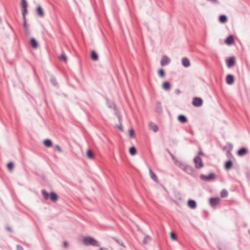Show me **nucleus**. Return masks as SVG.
Wrapping results in <instances>:
<instances>
[{
  "label": "nucleus",
  "instance_id": "1",
  "mask_svg": "<svg viewBox=\"0 0 250 250\" xmlns=\"http://www.w3.org/2000/svg\"><path fill=\"white\" fill-rule=\"evenodd\" d=\"M83 242L86 246L91 245L93 246L100 247L98 242L96 239L90 236L84 237L83 240Z\"/></svg>",
  "mask_w": 250,
  "mask_h": 250
},
{
  "label": "nucleus",
  "instance_id": "2",
  "mask_svg": "<svg viewBox=\"0 0 250 250\" xmlns=\"http://www.w3.org/2000/svg\"><path fill=\"white\" fill-rule=\"evenodd\" d=\"M21 6L22 7V14L23 16V22H26L25 16L27 14V3L26 0H21Z\"/></svg>",
  "mask_w": 250,
  "mask_h": 250
},
{
  "label": "nucleus",
  "instance_id": "3",
  "mask_svg": "<svg viewBox=\"0 0 250 250\" xmlns=\"http://www.w3.org/2000/svg\"><path fill=\"white\" fill-rule=\"evenodd\" d=\"M195 167L197 168H201L204 167L202 159L199 156H196L193 159Z\"/></svg>",
  "mask_w": 250,
  "mask_h": 250
},
{
  "label": "nucleus",
  "instance_id": "4",
  "mask_svg": "<svg viewBox=\"0 0 250 250\" xmlns=\"http://www.w3.org/2000/svg\"><path fill=\"white\" fill-rule=\"evenodd\" d=\"M200 178L201 180L206 181H213L215 178V175L213 173H209L208 175L206 176L204 174L200 175Z\"/></svg>",
  "mask_w": 250,
  "mask_h": 250
},
{
  "label": "nucleus",
  "instance_id": "5",
  "mask_svg": "<svg viewBox=\"0 0 250 250\" xmlns=\"http://www.w3.org/2000/svg\"><path fill=\"white\" fill-rule=\"evenodd\" d=\"M192 104L197 107H199L203 104V100L201 98L198 97H195L193 99L192 101Z\"/></svg>",
  "mask_w": 250,
  "mask_h": 250
},
{
  "label": "nucleus",
  "instance_id": "6",
  "mask_svg": "<svg viewBox=\"0 0 250 250\" xmlns=\"http://www.w3.org/2000/svg\"><path fill=\"white\" fill-rule=\"evenodd\" d=\"M235 63V59L234 57H229L227 60V65L229 68L233 66Z\"/></svg>",
  "mask_w": 250,
  "mask_h": 250
},
{
  "label": "nucleus",
  "instance_id": "7",
  "mask_svg": "<svg viewBox=\"0 0 250 250\" xmlns=\"http://www.w3.org/2000/svg\"><path fill=\"white\" fill-rule=\"evenodd\" d=\"M182 170L188 174H192L194 172L193 168L191 166L188 165L183 166Z\"/></svg>",
  "mask_w": 250,
  "mask_h": 250
},
{
  "label": "nucleus",
  "instance_id": "8",
  "mask_svg": "<svg viewBox=\"0 0 250 250\" xmlns=\"http://www.w3.org/2000/svg\"><path fill=\"white\" fill-rule=\"evenodd\" d=\"M220 202L219 198H210L209 199V203L212 207H215Z\"/></svg>",
  "mask_w": 250,
  "mask_h": 250
},
{
  "label": "nucleus",
  "instance_id": "9",
  "mask_svg": "<svg viewBox=\"0 0 250 250\" xmlns=\"http://www.w3.org/2000/svg\"><path fill=\"white\" fill-rule=\"evenodd\" d=\"M36 12L37 13V15L41 18H43L44 16V13L43 11V9H42V7L40 5H39L36 9Z\"/></svg>",
  "mask_w": 250,
  "mask_h": 250
},
{
  "label": "nucleus",
  "instance_id": "10",
  "mask_svg": "<svg viewBox=\"0 0 250 250\" xmlns=\"http://www.w3.org/2000/svg\"><path fill=\"white\" fill-rule=\"evenodd\" d=\"M170 62V60L167 56H164L162 57V60L161 61V65L162 66H164L166 64H168Z\"/></svg>",
  "mask_w": 250,
  "mask_h": 250
},
{
  "label": "nucleus",
  "instance_id": "11",
  "mask_svg": "<svg viewBox=\"0 0 250 250\" xmlns=\"http://www.w3.org/2000/svg\"><path fill=\"white\" fill-rule=\"evenodd\" d=\"M226 83L228 84H232L234 82V78L233 75L229 74L226 77Z\"/></svg>",
  "mask_w": 250,
  "mask_h": 250
},
{
  "label": "nucleus",
  "instance_id": "12",
  "mask_svg": "<svg viewBox=\"0 0 250 250\" xmlns=\"http://www.w3.org/2000/svg\"><path fill=\"white\" fill-rule=\"evenodd\" d=\"M225 43L228 45H231L234 43L233 37L232 35H229L224 41Z\"/></svg>",
  "mask_w": 250,
  "mask_h": 250
},
{
  "label": "nucleus",
  "instance_id": "13",
  "mask_svg": "<svg viewBox=\"0 0 250 250\" xmlns=\"http://www.w3.org/2000/svg\"><path fill=\"white\" fill-rule=\"evenodd\" d=\"M248 153V150L246 148L243 147V148H241L238 151L237 154H238V155H239L240 156H242L246 155Z\"/></svg>",
  "mask_w": 250,
  "mask_h": 250
},
{
  "label": "nucleus",
  "instance_id": "14",
  "mask_svg": "<svg viewBox=\"0 0 250 250\" xmlns=\"http://www.w3.org/2000/svg\"><path fill=\"white\" fill-rule=\"evenodd\" d=\"M149 128L150 130H153L154 132H156L158 130L157 125L152 122L149 124Z\"/></svg>",
  "mask_w": 250,
  "mask_h": 250
},
{
  "label": "nucleus",
  "instance_id": "15",
  "mask_svg": "<svg viewBox=\"0 0 250 250\" xmlns=\"http://www.w3.org/2000/svg\"><path fill=\"white\" fill-rule=\"evenodd\" d=\"M182 65L185 67H188L190 66V62L187 58H183L182 60Z\"/></svg>",
  "mask_w": 250,
  "mask_h": 250
},
{
  "label": "nucleus",
  "instance_id": "16",
  "mask_svg": "<svg viewBox=\"0 0 250 250\" xmlns=\"http://www.w3.org/2000/svg\"><path fill=\"white\" fill-rule=\"evenodd\" d=\"M188 206L191 208H195L196 207L197 204L194 200H189L188 202Z\"/></svg>",
  "mask_w": 250,
  "mask_h": 250
},
{
  "label": "nucleus",
  "instance_id": "17",
  "mask_svg": "<svg viewBox=\"0 0 250 250\" xmlns=\"http://www.w3.org/2000/svg\"><path fill=\"white\" fill-rule=\"evenodd\" d=\"M149 172L151 178L154 181L157 182V177L156 175V174L152 171V169L150 168H149Z\"/></svg>",
  "mask_w": 250,
  "mask_h": 250
},
{
  "label": "nucleus",
  "instance_id": "18",
  "mask_svg": "<svg viewBox=\"0 0 250 250\" xmlns=\"http://www.w3.org/2000/svg\"><path fill=\"white\" fill-rule=\"evenodd\" d=\"M162 87L164 90L166 91L169 90L170 88V85L169 83L168 82H165L162 84Z\"/></svg>",
  "mask_w": 250,
  "mask_h": 250
},
{
  "label": "nucleus",
  "instance_id": "19",
  "mask_svg": "<svg viewBox=\"0 0 250 250\" xmlns=\"http://www.w3.org/2000/svg\"><path fill=\"white\" fill-rule=\"evenodd\" d=\"M50 197L51 200L53 202H56L58 199V195L54 192H51L50 193Z\"/></svg>",
  "mask_w": 250,
  "mask_h": 250
},
{
  "label": "nucleus",
  "instance_id": "20",
  "mask_svg": "<svg viewBox=\"0 0 250 250\" xmlns=\"http://www.w3.org/2000/svg\"><path fill=\"white\" fill-rule=\"evenodd\" d=\"M178 120L181 123H185L187 122V118L183 115H180L178 117Z\"/></svg>",
  "mask_w": 250,
  "mask_h": 250
},
{
  "label": "nucleus",
  "instance_id": "21",
  "mask_svg": "<svg viewBox=\"0 0 250 250\" xmlns=\"http://www.w3.org/2000/svg\"><path fill=\"white\" fill-rule=\"evenodd\" d=\"M30 44L34 48H37L38 46V42L34 38H32L30 40Z\"/></svg>",
  "mask_w": 250,
  "mask_h": 250
},
{
  "label": "nucleus",
  "instance_id": "22",
  "mask_svg": "<svg viewBox=\"0 0 250 250\" xmlns=\"http://www.w3.org/2000/svg\"><path fill=\"white\" fill-rule=\"evenodd\" d=\"M91 57L93 61H97L98 59V55L97 54L96 52L94 50H92L91 51Z\"/></svg>",
  "mask_w": 250,
  "mask_h": 250
},
{
  "label": "nucleus",
  "instance_id": "23",
  "mask_svg": "<svg viewBox=\"0 0 250 250\" xmlns=\"http://www.w3.org/2000/svg\"><path fill=\"white\" fill-rule=\"evenodd\" d=\"M232 166V162L231 161L229 160L226 162L225 164V168L226 169H229Z\"/></svg>",
  "mask_w": 250,
  "mask_h": 250
},
{
  "label": "nucleus",
  "instance_id": "24",
  "mask_svg": "<svg viewBox=\"0 0 250 250\" xmlns=\"http://www.w3.org/2000/svg\"><path fill=\"white\" fill-rule=\"evenodd\" d=\"M43 144L47 147H49L52 146V141L49 139H46L44 141Z\"/></svg>",
  "mask_w": 250,
  "mask_h": 250
},
{
  "label": "nucleus",
  "instance_id": "25",
  "mask_svg": "<svg viewBox=\"0 0 250 250\" xmlns=\"http://www.w3.org/2000/svg\"><path fill=\"white\" fill-rule=\"evenodd\" d=\"M86 156L89 159H92L94 158V155L92 152L89 149L87 151Z\"/></svg>",
  "mask_w": 250,
  "mask_h": 250
},
{
  "label": "nucleus",
  "instance_id": "26",
  "mask_svg": "<svg viewBox=\"0 0 250 250\" xmlns=\"http://www.w3.org/2000/svg\"><path fill=\"white\" fill-rule=\"evenodd\" d=\"M219 21L222 23H225L227 21V17L225 15H221L219 17Z\"/></svg>",
  "mask_w": 250,
  "mask_h": 250
},
{
  "label": "nucleus",
  "instance_id": "27",
  "mask_svg": "<svg viewBox=\"0 0 250 250\" xmlns=\"http://www.w3.org/2000/svg\"><path fill=\"white\" fill-rule=\"evenodd\" d=\"M50 82L54 86H57L58 83L55 77L52 76L50 78Z\"/></svg>",
  "mask_w": 250,
  "mask_h": 250
},
{
  "label": "nucleus",
  "instance_id": "28",
  "mask_svg": "<svg viewBox=\"0 0 250 250\" xmlns=\"http://www.w3.org/2000/svg\"><path fill=\"white\" fill-rule=\"evenodd\" d=\"M42 193L43 198L45 200H47L48 199L49 194L47 192H46L45 190H42Z\"/></svg>",
  "mask_w": 250,
  "mask_h": 250
},
{
  "label": "nucleus",
  "instance_id": "29",
  "mask_svg": "<svg viewBox=\"0 0 250 250\" xmlns=\"http://www.w3.org/2000/svg\"><path fill=\"white\" fill-rule=\"evenodd\" d=\"M151 238L150 236L147 235L146 236L143 240V243L144 244H146L151 240Z\"/></svg>",
  "mask_w": 250,
  "mask_h": 250
},
{
  "label": "nucleus",
  "instance_id": "30",
  "mask_svg": "<svg viewBox=\"0 0 250 250\" xmlns=\"http://www.w3.org/2000/svg\"><path fill=\"white\" fill-rule=\"evenodd\" d=\"M129 153L131 155H134L136 153V150L135 147H131L129 149Z\"/></svg>",
  "mask_w": 250,
  "mask_h": 250
},
{
  "label": "nucleus",
  "instance_id": "31",
  "mask_svg": "<svg viewBox=\"0 0 250 250\" xmlns=\"http://www.w3.org/2000/svg\"><path fill=\"white\" fill-rule=\"evenodd\" d=\"M156 111L157 112H161L162 111V108L161 106V104L160 103H157V107L156 108Z\"/></svg>",
  "mask_w": 250,
  "mask_h": 250
},
{
  "label": "nucleus",
  "instance_id": "32",
  "mask_svg": "<svg viewBox=\"0 0 250 250\" xmlns=\"http://www.w3.org/2000/svg\"><path fill=\"white\" fill-rule=\"evenodd\" d=\"M60 60L61 61L64 62H66V61H67V57L65 56V55L64 54V53H63L62 54L61 56L60 57Z\"/></svg>",
  "mask_w": 250,
  "mask_h": 250
},
{
  "label": "nucleus",
  "instance_id": "33",
  "mask_svg": "<svg viewBox=\"0 0 250 250\" xmlns=\"http://www.w3.org/2000/svg\"><path fill=\"white\" fill-rule=\"evenodd\" d=\"M175 164L178 166L180 168L182 169V168H183V166H185V165H183V164L179 162L178 160H176L174 162Z\"/></svg>",
  "mask_w": 250,
  "mask_h": 250
},
{
  "label": "nucleus",
  "instance_id": "34",
  "mask_svg": "<svg viewBox=\"0 0 250 250\" xmlns=\"http://www.w3.org/2000/svg\"><path fill=\"white\" fill-rule=\"evenodd\" d=\"M7 168L10 171H12L14 168V164L12 162H10L7 164Z\"/></svg>",
  "mask_w": 250,
  "mask_h": 250
},
{
  "label": "nucleus",
  "instance_id": "35",
  "mask_svg": "<svg viewBox=\"0 0 250 250\" xmlns=\"http://www.w3.org/2000/svg\"><path fill=\"white\" fill-rule=\"evenodd\" d=\"M23 27L25 29V31L26 33L28 34H29V29H28V25L27 24L26 22H24Z\"/></svg>",
  "mask_w": 250,
  "mask_h": 250
},
{
  "label": "nucleus",
  "instance_id": "36",
  "mask_svg": "<svg viewBox=\"0 0 250 250\" xmlns=\"http://www.w3.org/2000/svg\"><path fill=\"white\" fill-rule=\"evenodd\" d=\"M228 195V192L226 190L224 189L221 192V196L222 197H225Z\"/></svg>",
  "mask_w": 250,
  "mask_h": 250
},
{
  "label": "nucleus",
  "instance_id": "37",
  "mask_svg": "<svg viewBox=\"0 0 250 250\" xmlns=\"http://www.w3.org/2000/svg\"><path fill=\"white\" fill-rule=\"evenodd\" d=\"M159 75L161 77H163L165 76V72L163 69H161L159 70Z\"/></svg>",
  "mask_w": 250,
  "mask_h": 250
},
{
  "label": "nucleus",
  "instance_id": "38",
  "mask_svg": "<svg viewBox=\"0 0 250 250\" xmlns=\"http://www.w3.org/2000/svg\"><path fill=\"white\" fill-rule=\"evenodd\" d=\"M55 148L59 152H61L62 151V148L60 147V146L58 145H56L55 146Z\"/></svg>",
  "mask_w": 250,
  "mask_h": 250
},
{
  "label": "nucleus",
  "instance_id": "39",
  "mask_svg": "<svg viewBox=\"0 0 250 250\" xmlns=\"http://www.w3.org/2000/svg\"><path fill=\"white\" fill-rule=\"evenodd\" d=\"M170 237H171V239L173 240H175L176 239V235H175V234L173 232L170 233Z\"/></svg>",
  "mask_w": 250,
  "mask_h": 250
},
{
  "label": "nucleus",
  "instance_id": "40",
  "mask_svg": "<svg viewBox=\"0 0 250 250\" xmlns=\"http://www.w3.org/2000/svg\"><path fill=\"white\" fill-rule=\"evenodd\" d=\"M17 250H24L22 246L18 245L17 246Z\"/></svg>",
  "mask_w": 250,
  "mask_h": 250
},
{
  "label": "nucleus",
  "instance_id": "41",
  "mask_svg": "<svg viewBox=\"0 0 250 250\" xmlns=\"http://www.w3.org/2000/svg\"><path fill=\"white\" fill-rule=\"evenodd\" d=\"M115 240L120 245L122 246L123 247H125V246L123 243V242H120L119 240L117 239H115Z\"/></svg>",
  "mask_w": 250,
  "mask_h": 250
},
{
  "label": "nucleus",
  "instance_id": "42",
  "mask_svg": "<svg viewBox=\"0 0 250 250\" xmlns=\"http://www.w3.org/2000/svg\"><path fill=\"white\" fill-rule=\"evenodd\" d=\"M133 133H134V131L133 129H130L129 130V135L131 137L133 136Z\"/></svg>",
  "mask_w": 250,
  "mask_h": 250
},
{
  "label": "nucleus",
  "instance_id": "43",
  "mask_svg": "<svg viewBox=\"0 0 250 250\" xmlns=\"http://www.w3.org/2000/svg\"><path fill=\"white\" fill-rule=\"evenodd\" d=\"M170 156H171V157L172 159L174 161V162H175V161L176 160H177L176 159L175 157V156H174L172 154H170Z\"/></svg>",
  "mask_w": 250,
  "mask_h": 250
},
{
  "label": "nucleus",
  "instance_id": "44",
  "mask_svg": "<svg viewBox=\"0 0 250 250\" xmlns=\"http://www.w3.org/2000/svg\"><path fill=\"white\" fill-rule=\"evenodd\" d=\"M6 229L7 231L10 232H12V230L11 229V228L10 227H6Z\"/></svg>",
  "mask_w": 250,
  "mask_h": 250
},
{
  "label": "nucleus",
  "instance_id": "45",
  "mask_svg": "<svg viewBox=\"0 0 250 250\" xmlns=\"http://www.w3.org/2000/svg\"><path fill=\"white\" fill-rule=\"evenodd\" d=\"M208 0L211 1V2H212L213 3H218V1L217 0Z\"/></svg>",
  "mask_w": 250,
  "mask_h": 250
},
{
  "label": "nucleus",
  "instance_id": "46",
  "mask_svg": "<svg viewBox=\"0 0 250 250\" xmlns=\"http://www.w3.org/2000/svg\"><path fill=\"white\" fill-rule=\"evenodd\" d=\"M180 93V91L179 89H177L175 90V93L177 94H179Z\"/></svg>",
  "mask_w": 250,
  "mask_h": 250
},
{
  "label": "nucleus",
  "instance_id": "47",
  "mask_svg": "<svg viewBox=\"0 0 250 250\" xmlns=\"http://www.w3.org/2000/svg\"><path fill=\"white\" fill-rule=\"evenodd\" d=\"M198 154L199 155H204V153H203V152L202 151H199L198 152Z\"/></svg>",
  "mask_w": 250,
  "mask_h": 250
},
{
  "label": "nucleus",
  "instance_id": "48",
  "mask_svg": "<svg viewBox=\"0 0 250 250\" xmlns=\"http://www.w3.org/2000/svg\"><path fill=\"white\" fill-rule=\"evenodd\" d=\"M63 246L65 248H66L67 246V243L66 242V241H64L63 242Z\"/></svg>",
  "mask_w": 250,
  "mask_h": 250
},
{
  "label": "nucleus",
  "instance_id": "49",
  "mask_svg": "<svg viewBox=\"0 0 250 250\" xmlns=\"http://www.w3.org/2000/svg\"><path fill=\"white\" fill-rule=\"evenodd\" d=\"M100 250H108V249H107V248H101L100 249Z\"/></svg>",
  "mask_w": 250,
  "mask_h": 250
},
{
  "label": "nucleus",
  "instance_id": "50",
  "mask_svg": "<svg viewBox=\"0 0 250 250\" xmlns=\"http://www.w3.org/2000/svg\"><path fill=\"white\" fill-rule=\"evenodd\" d=\"M227 154L229 155H231V153H230V151H228Z\"/></svg>",
  "mask_w": 250,
  "mask_h": 250
},
{
  "label": "nucleus",
  "instance_id": "51",
  "mask_svg": "<svg viewBox=\"0 0 250 250\" xmlns=\"http://www.w3.org/2000/svg\"><path fill=\"white\" fill-rule=\"evenodd\" d=\"M167 151L168 152V153H169V154L170 155V154H172L170 151L168 150V149H167Z\"/></svg>",
  "mask_w": 250,
  "mask_h": 250
},
{
  "label": "nucleus",
  "instance_id": "52",
  "mask_svg": "<svg viewBox=\"0 0 250 250\" xmlns=\"http://www.w3.org/2000/svg\"><path fill=\"white\" fill-rule=\"evenodd\" d=\"M118 128H119V129L122 130V128L121 126H119Z\"/></svg>",
  "mask_w": 250,
  "mask_h": 250
}]
</instances>
